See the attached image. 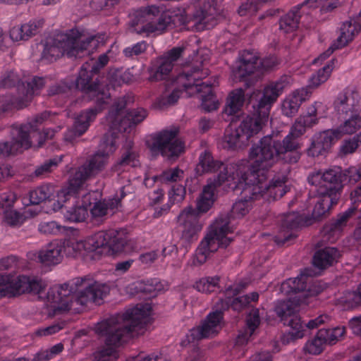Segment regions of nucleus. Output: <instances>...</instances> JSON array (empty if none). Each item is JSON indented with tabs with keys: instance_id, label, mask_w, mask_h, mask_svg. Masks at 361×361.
I'll list each match as a JSON object with an SVG mask.
<instances>
[{
	"instance_id": "f257e3e1",
	"label": "nucleus",
	"mask_w": 361,
	"mask_h": 361,
	"mask_svg": "<svg viewBox=\"0 0 361 361\" xmlns=\"http://www.w3.org/2000/svg\"><path fill=\"white\" fill-rule=\"evenodd\" d=\"M250 173H257L259 176H264L267 188L259 195H252L247 197L243 191L245 185L235 190H242L243 200H240L233 204L231 214H220L210 225L207 233L200 242L195 255L191 259V264L194 267L204 264L212 252H216L221 247H226L231 243L232 239L227 235L233 232V227L231 225V219L242 218L248 213L251 207L250 200L259 199L266 192H269L270 196H273L275 199L282 197L286 193L287 189L283 185L287 178L284 175L275 176L271 181H269L265 172L251 170Z\"/></svg>"
},
{
	"instance_id": "f03ea898",
	"label": "nucleus",
	"mask_w": 361,
	"mask_h": 361,
	"mask_svg": "<svg viewBox=\"0 0 361 361\" xmlns=\"http://www.w3.org/2000/svg\"><path fill=\"white\" fill-rule=\"evenodd\" d=\"M107 54H101L97 61L91 59L80 68L76 80V87L91 99H95L96 106L90 109L77 116L73 126L65 135V140L71 142L75 137L82 135L88 128L90 123L94 120L97 114L102 111L109 103V94L101 90L98 81L91 82V73H97L109 62Z\"/></svg>"
},
{
	"instance_id": "7ed1b4c3",
	"label": "nucleus",
	"mask_w": 361,
	"mask_h": 361,
	"mask_svg": "<svg viewBox=\"0 0 361 361\" xmlns=\"http://www.w3.org/2000/svg\"><path fill=\"white\" fill-rule=\"evenodd\" d=\"M151 310L148 303L137 304L123 314H115L99 322L95 332L104 338L107 345H120L130 334H138L146 326L149 322Z\"/></svg>"
},
{
	"instance_id": "20e7f679",
	"label": "nucleus",
	"mask_w": 361,
	"mask_h": 361,
	"mask_svg": "<svg viewBox=\"0 0 361 361\" xmlns=\"http://www.w3.org/2000/svg\"><path fill=\"white\" fill-rule=\"evenodd\" d=\"M99 37L82 27H74L57 34L53 40L47 42L42 52V58L53 61L63 55L70 58H80L86 52L97 48Z\"/></svg>"
},
{
	"instance_id": "39448f33",
	"label": "nucleus",
	"mask_w": 361,
	"mask_h": 361,
	"mask_svg": "<svg viewBox=\"0 0 361 361\" xmlns=\"http://www.w3.org/2000/svg\"><path fill=\"white\" fill-rule=\"evenodd\" d=\"M109 292V286L96 282L78 293L73 292V287H71L69 283H63L49 291L47 298L56 304L54 309L55 314L68 311L79 312L90 302L101 305Z\"/></svg>"
},
{
	"instance_id": "423d86ee",
	"label": "nucleus",
	"mask_w": 361,
	"mask_h": 361,
	"mask_svg": "<svg viewBox=\"0 0 361 361\" xmlns=\"http://www.w3.org/2000/svg\"><path fill=\"white\" fill-rule=\"evenodd\" d=\"M185 19L180 10L166 9L164 6L148 5L140 7L133 14L130 25L134 32L147 36L161 34L171 25L183 24Z\"/></svg>"
},
{
	"instance_id": "0eeeda50",
	"label": "nucleus",
	"mask_w": 361,
	"mask_h": 361,
	"mask_svg": "<svg viewBox=\"0 0 361 361\" xmlns=\"http://www.w3.org/2000/svg\"><path fill=\"white\" fill-rule=\"evenodd\" d=\"M206 59L200 60L199 54L190 66L187 67L177 78V83L181 86L190 96L201 94V106L205 111H212L219 107V102L212 93V87L217 85L216 80L202 82L209 74V70L204 67Z\"/></svg>"
},
{
	"instance_id": "6e6552de",
	"label": "nucleus",
	"mask_w": 361,
	"mask_h": 361,
	"mask_svg": "<svg viewBox=\"0 0 361 361\" xmlns=\"http://www.w3.org/2000/svg\"><path fill=\"white\" fill-rule=\"evenodd\" d=\"M98 152L92 155L85 164L78 168L68 187L61 190L59 195H75L85 189V182L104 169L109 155L116 148V140L114 133H107L104 136Z\"/></svg>"
},
{
	"instance_id": "1a4fd4ad",
	"label": "nucleus",
	"mask_w": 361,
	"mask_h": 361,
	"mask_svg": "<svg viewBox=\"0 0 361 361\" xmlns=\"http://www.w3.org/2000/svg\"><path fill=\"white\" fill-rule=\"evenodd\" d=\"M297 138L289 133L281 142L271 136H264L250 149V169L260 172L269 170L278 161L281 154L298 148Z\"/></svg>"
},
{
	"instance_id": "9d476101",
	"label": "nucleus",
	"mask_w": 361,
	"mask_h": 361,
	"mask_svg": "<svg viewBox=\"0 0 361 361\" xmlns=\"http://www.w3.org/2000/svg\"><path fill=\"white\" fill-rule=\"evenodd\" d=\"M231 164L243 165L245 167L242 176L243 178L242 185H245L243 191L246 197L252 195H259L267 188V183L265 182L264 176H259L257 173H247V166L244 161L224 164L221 161L215 160L212 154L207 151L200 154L199 163L196 166V171L198 174H202L204 173H214L219 171V173H223L228 176L229 173L226 171L225 168Z\"/></svg>"
},
{
	"instance_id": "9b49d317",
	"label": "nucleus",
	"mask_w": 361,
	"mask_h": 361,
	"mask_svg": "<svg viewBox=\"0 0 361 361\" xmlns=\"http://www.w3.org/2000/svg\"><path fill=\"white\" fill-rule=\"evenodd\" d=\"M60 129L61 126H58L56 130L46 129L41 133L31 123L13 126L11 131V143L0 142V157L8 156L20 149L40 147L43 145L44 139L53 138L55 133Z\"/></svg>"
},
{
	"instance_id": "f8f14e48",
	"label": "nucleus",
	"mask_w": 361,
	"mask_h": 361,
	"mask_svg": "<svg viewBox=\"0 0 361 361\" xmlns=\"http://www.w3.org/2000/svg\"><path fill=\"white\" fill-rule=\"evenodd\" d=\"M47 286L42 278L15 272L0 273V298H16L23 294L38 295Z\"/></svg>"
},
{
	"instance_id": "ddd939ff",
	"label": "nucleus",
	"mask_w": 361,
	"mask_h": 361,
	"mask_svg": "<svg viewBox=\"0 0 361 361\" xmlns=\"http://www.w3.org/2000/svg\"><path fill=\"white\" fill-rule=\"evenodd\" d=\"M225 170L229 173L228 176L223 173H219L214 178L208 180L207 185L204 186L197 202L198 212L205 213L209 210L215 201V190L223 183H226L228 188L232 190L242 186L243 182L242 176L245 170L243 165L231 164L225 168Z\"/></svg>"
},
{
	"instance_id": "4468645a",
	"label": "nucleus",
	"mask_w": 361,
	"mask_h": 361,
	"mask_svg": "<svg viewBox=\"0 0 361 361\" xmlns=\"http://www.w3.org/2000/svg\"><path fill=\"white\" fill-rule=\"evenodd\" d=\"M130 100L129 97L118 99L106 117V122L109 128L108 133H114L116 140L118 138V133L126 132L132 126L142 122L147 117V111L142 108L128 111L126 106Z\"/></svg>"
},
{
	"instance_id": "2eb2a0df",
	"label": "nucleus",
	"mask_w": 361,
	"mask_h": 361,
	"mask_svg": "<svg viewBox=\"0 0 361 361\" xmlns=\"http://www.w3.org/2000/svg\"><path fill=\"white\" fill-rule=\"evenodd\" d=\"M263 126L260 120L251 116L244 118L237 128L230 126L225 130L222 138L223 147L231 150L245 147L248 145L250 138L258 133Z\"/></svg>"
},
{
	"instance_id": "dca6fc26",
	"label": "nucleus",
	"mask_w": 361,
	"mask_h": 361,
	"mask_svg": "<svg viewBox=\"0 0 361 361\" xmlns=\"http://www.w3.org/2000/svg\"><path fill=\"white\" fill-rule=\"evenodd\" d=\"M44 85L42 78L33 77L30 80L22 82L18 86V95L13 98L11 95L0 96V114L10 110L13 106L17 109L26 107L32 101L34 95Z\"/></svg>"
},
{
	"instance_id": "f3484780",
	"label": "nucleus",
	"mask_w": 361,
	"mask_h": 361,
	"mask_svg": "<svg viewBox=\"0 0 361 361\" xmlns=\"http://www.w3.org/2000/svg\"><path fill=\"white\" fill-rule=\"evenodd\" d=\"M179 128L172 126L155 134L150 149L169 159L178 157L184 150V143L178 137Z\"/></svg>"
},
{
	"instance_id": "a211bd4d",
	"label": "nucleus",
	"mask_w": 361,
	"mask_h": 361,
	"mask_svg": "<svg viewBox=\"0 0 361 361\" xmlns=\"http://www.w3.org/2000/svg\"><path fill=\"white\" fill-rule=\"evenodd\" d=\"M291 82L290 77L283 75L276 81L270 82L264 87L262 96L258 103V115L254 117L256 120H260L263 126L268 121L272 104L276 102L283 90L290 87Z\"/></svg>"
},
{
	"instance_id": "6ab92c4d",
	"label": "nucleus",
	"mask_w": 361,
	"mask_h": 361,
	"mask_svg": "<svg viewBox=\"0 0 361 361\" xmlns=\"http://www.w3.org/2000/svg\"><path fill=\"white\" fill-rule=\"evenodd\" d=\"M308 182L318 188V195H329L330 189L339 193L337 187L341 182V173L339 169H330L324 172L317 171L309 176Z\"/></svg>"
},
{
	"instance_id": "aec40b11",
	"label": "nucleus",
	"mask_w": 361,
	"mask_h": 361,
	"mask_svg": "<svg viewBox=\"0 0 361 361\" xmlns=\"http://www.w3.org/2000/svg\"><path fill=\"white\" fill-rule=\"evenodd\" d=\"M178 224L183 228L181 238L187 242L197 240L202 229L197 211L191 206L183 209L177 217Z\"/></svg>"
},
{
	"instance_id": "412c9836",
	"label": "nucleus",
	"mask_w": 361,
	"mask_h": 361,
	"mask_svg": "<svg viewBox=\"0 0 361 361\" xmlns=\"http://www.w3.org/2000/svg\"><path fill=\"white\" fill-rule=\"evenodd\" d=\"M259 57L252 51H244L240 56L236 66L233 69V80L235 82H245L247 87L253 85V81L248 77L255 72L257 67Z\"/></svg>"
},
{
	"instance_id": "4be33fe9",
	"label": "nucleus",
	"mask_w": 361,
	"mask_h": 361,
	"mask_svg": "<svg viewBox=\"0 0 361 361\" xmlns=\"http://www.w3.org/2000/svg\"><path fill=\"white\" fill-rule=\"evenodd\" d=\"M360 96L354 87H348L341 92L334 102L335 109L341 114L348 116L349 113L358 112Z\"/></svg>"
},
{
	"instance_id": "5701e85b",
	"label": "nucleus",
	"mask_w": 361,
	"mask_h": 361,
	"mask_svg": "<svg viewBox=\"0 0 361 361\" xmlns=\"http://www.w3.org/2000/svg\"><path fill=\"white\" fill-rule=\"evenodd\" d=\"M221 319L222 312L221 311L216 310L210 313L201 326L191 331L190 336L194 341L215 336L218 332Z\"/></svg>"
},
{
	"instance_id": "b1692460",
	"label": "nucleus",
	"mask_w": 361,
	"mask_h": 361,
	"mask_svg": "<svg viewBox=\"0 0 361 361\" xmlns=\"http://www.w3.org/2000/svg\"><path fill=\"white\" fill-rule=\"evenodd\" d=\"M44 20L42 18H33L20 26L13 27L9 32L13 42L27 40L35 36L42 30Z\"/></svg>"
},
{
	"instance_id": "393cba45",
	"label": "nucleus",
	"mask_w": 361,
	"mask_h": 361,
	"mask_svg": "<svg viewBox=\"0 0 361 361\" xmlns=\"http://www.w3.org/2000/svg\"><path fill=\"white\" fill-rule=\"evenodd\" d=\"M339 139L334 129H329L315 135L311 146L308 149V154L318 157L329 149L332 143Z\"/></svg>"
},
{
	"instance_id": "a878e982",
	"label": "nucleus",
	"mask_w": 361,
	"mask_h": 361,
	"mask_svg": "<svg viewBox=\"0 0 361 361\" xmlns=\"http://www.w3.org/2000/svg\"><path fill=\"white\" fill-rule=\"evenodd\" d=\"M312 92L308 87H302L293 91L282 103V111L287 116H292L298 111L301 104L308 99Z\"/></svg>"
},
{
	"instance_id": "bb28decb",
	"label": "nucleus",
	"mask_w": 361,
	"mask_h": 361,
	"mask_svg": "<svg viewBox=\"0 0 361 361\" xmlns=\"http://www.w3.org/2000/svg\"><path fill=\"white\" fill-rule=\"evenodd\" d=\"M108 233L99 231L87 238L85 241L70 242V243L76 251L84 249L88 252H92L98 248L108 246Z\"/></svg>"
},
{
	"instance_id": "cd10ccee",
	"label": "nucleus",
	"mask_w": 361,
	"mask_h": 361,
	"mask_svg": "<svg viewBox=\"0 0 361 361\" xmlns=\"http://www.w3.org/2000/svg\"><path fill=\"white\" fill-rule=\"evenodd\" d=\"M340 256L337 248L328 247L316 252L312 262L315 267L326 269L336 263Z\"/></svg>"
},
{
	"instance_id": "c85d7f7f",
	"label": "nucleus",
	"mask_w": 361,
	"mask_h": 361,
	"mask_svg": "<svg viewBox=\"0 0 361 361\" xmlns=\"http://www.w3.org/2000/svg\"><path fill=\"white\" fill-rule=\"evenodd\" d=\"M360 31V26L351 20L344 22L340 27L339 36L332 43L333 49H338L353 41Z\"/></svg>"
},
{
	"instance_id": "c756f323",
	"label": "nucleus",
	"mask_w": 361,
	"mask_h": 361,
	"mask_svg": "<svg viewBox=\"0 0 361 361\" xmlns=\"http://www.w3.org/2000/svg\"><path fill=\"white\" fill-rule=\"evenodd\" d=\"M108 235V247L113 252H128L133 247L134 242L128 239L123 231H112Z\"/></svg>"
},
{
	"instance_id": "7c9ffc66",
	"label": "nucleus",
	"mask_w": 361,
	"mask_h": 361,
	"mask_svg": "<svg viewBox=\"0 0 361 361\" xmlns=\"http://www.w3.org/2000/svg\"><path fill=\"white\" fill-rule=\"evenodd\" d=\"M338 128L334 129L337 137L355 134L361 128V116L359 112L349 113Z\"/></svg>"
},
{
	"instance_id": "2f4dec72",
	"label": "nucleus",
	"mask_w": 361,
	"mask_h": 361,
	"mask_svg": "<svg viewBox=\"0 0 361 361\" xmlns=\"http://www.w3.org/2000/svg\"><path fill=\"white\" fill-rule=\"evenodd\" d=\"M120 204L121 200L117 197L99 201L94 204L90 209V214L94 219L99 220L110 214H114Z\"/></svg>"
},
{
	"instance_id": "473e14b6",
	"label": "nucleus",
	"mask_w": 361,
	"mask_h": 361,
	"mask_svg": "<svg viewBox=\"0 0 361 361\" xmlns=\"http://www.w3.org/2000/svg\"><path fill=\"white\" fill-rule=\"evenodd\" d=\"M321 272H314L313 275L307 274L305 272H300V274L295 278H290L282 283L281 288L283 290L289 288L287 290L288 293H300L306 290L308 284L310 283V276H319Z\"/></svg>"
},
{
	"instance_id": "72a5a7b5",
	"label": "nucleus",
	"mask_w": 361,
	"mask_h": 361,
	"mask_svg": "<svg viewBox=\"0 0 361 361\" xmlns=\"http://www.w3.org/2000/svg\"><path fill=\"white\" fill-rule=\"evenodd\" d=\"M318 195L321 199L317 202L312 212V216L314 219H319L324 215L334 204L337 203L340 197V194L336 193L334 190H330L329 195Z\"/></svg>"
},
{
	"instance_id": "f704fd0d",
	"label": "nucleus",
	"mask_w": 361,
	"mask_h": 361,
	"mask_svg": "<svg viewBox=\"0 0 361 361\" xmlns=\"http://www.w3.org/2000/svg\"><path fill=\"white\" fill-rule=\"evenodd\" d=\"M245 102V92L242 88L232 90L226 99L223 113L232 116L240 111Z\"/></svg>"
},
{
	"instance_id": "c9c22d12",
	"label": "nucleus",
	"mask_w": 361,
	"mask_h": 361,
	"mask_svg": "<svg viewBox=\"0 0 361 361\" xmlns=\"http://www.w3.org/2000/svg\"><path fill=\"white\" fill-rule=\"evenodd\" d=\"M62 246L56 243H51L47 250L39 252V261L46 265L59 264L63 258L61 254Z\"/></svg>"
},
{
	"instance_id": "e433bc0d",
	"label": "nucleus",
	"mask_w": 361,
	"mask_h": 361,
	"mask_svg": "<svg viewBox=\"0 0 361 361\" xmlns=\"http://www.w3.org/2000/svg\"><path fill=\"white\" fill-rule=\"evenodd\" d=\"M299 305L300 300L295 298L281 300L278 302L274 311L277 316L280 317L281 321L283 322L298 312Z\"/></svg>"
},
{
	"instance_id": "4c0bfd02",
	"label": "nucleus",
	"mask_w": 361,
	"mask_h": 361,
	"mask_svg": "<svg viewBox=\"0 0 361 361\" xmlns=\"http://www.w3.org/2000/svg\"><path fill=\"white\" fill-rule=\"evenodd\" d=\"M157 66H153L149 70V80L151 82L161 80L171 71L173 63L164 56L160 58L157 61Z\"/></svg>"
},
{
	"instance_id": "58836bf2",
	"label": "nucleus",
	"mask_w": 361,
	"mask_h": 361,
	"mask_svg": "<svg viewBox=\"0 0 361 361\" xmlns=\"http://www.w3.org/2000/svg\"><path fill=\"white\" fill-rule=\"evenodd\" d=\"M229 298L230 297L228 296V299L226 300L220 299L216 303V306L219 309V311L222 312L224 310H228L229 307H231L233 310L240 312L250 302L249 295L238 297L232 300H231Z\"/></svg>"
},
{
	"instance_id": "ea45409f",
	"label": "nucleus",
	"mask_w": 361,
	"mask_h": 361,
	"mask_svg": "<svg viewBox=\"0 0 361 361\" xmlns=\"http://www.w3.org/2000/svg\"><path fill=\"white\" fill-rule=\"evenodd\" d=\"M87 216L88 210L87 205L80 204L79 202H77L75 206L67 209L63 214L65 221L74 223L83 222Z\"/></svg>"
},
{
	"instance_id": "a19ab883",
	"label": "nucleus",
	"mask_w": 361,
	"mask_h": 361,
	"mask_svg": "<svg viewBox=\"0 0 361 361\" xmlns=\"http://www.w3.org/2000/svg\"><path fill=\"white\" fill-rule=\"evenodd\" d=\"M181 92L178 87L167 88L158 98L159 106L165 107L174 104L179 99Z\"/></svg>"
},
{
	"instance_id": "79ce46f5",
	"label": "nucleus",
	"mask_w": 361,
	"mask_h": 361,
	"mask_svg": "<svg viewBox=\"0 0 361 361\" xmlns=\"http://www.w3.org/2000/svg\"><path fill=\"white\" fill-rule=\"evenodd\" d=\"M26 261L16 255H8L0 259V270L25 269Z\"/></svg>"
},
{
	"instance_id": "37998d69",
	"label": "nucleus",
	"mask_w": 361,
	"mask_h": 361,
	"mask_svg": "<svg viewBox=\"0 0 361 361\" xmlns=\"http://www.w3.org/2000/svg\"><path fill=\"white\" fill-rule=\"evenodd\" d=\"M216 15V11L214 6L204 4L203 8L195 12L194 17L198 23L209 25L215 20Z\"/></svg>"
},
{
	"instance_id": "c03bdc74",
	"label": "nucleus",
	"mask_w": 361,
	"mask_h": 361,
	"mask_svg": "<svg viewBox=\"0 0 361 361\" xmlns=\"http://www.w3.org/2000/svg\"><path fill=\"white\" fill-rule=\"evenodd\" d=\"M52 188L42 185L30 192V201L32 204H38L40 202L49 199L52 195Z\"/></svg>"
},
{
	"instance_id": "a18cd8bd",
	"label": "nucleus",
	"mask_w": 361,
	"mask_h": 361,
	"mask_svg": "<svg viewBox=\"0 0 361 361\" xmlns=\"http://www.w3.org/2000/svg\"><path fill=\"white\" fill-rule=\"evenodd\" d=\"M219 277H205L196 282V288L202 293H210L219 288Z\"/></svg>"
},
{
	"instance_id": "49530a36",
	"label": "nucleus",
	"mask_w": 361,
	"mask_h": 361,
	"mask_svg": "<svg viewBox=\"0 0 361 361\" xmlns=\"http://www.w3.org/2000/svg\"><path fill=\"white\" fill-rule=\"evenodd\" d=\"M183 178V171L178 168L169 169L164 171L156 178L162 183H171L180 180Z\"/></svg>"
},
{
	"instance_id": "de8ad7c7",
	"label": "nucleus",
	"mask_w": 361,
	"mask_h": 361,
	"mask_svg": "<svg viewBox=\"0 0 361 361\" xmlns=\"http://www.w3.org/2000/svg\"><path fill=\"white\" fill-rule=\"evenodd\" d=\"M39 231L44 235H59L64 233L67 228L59 224L56 221L42 222L38 226Z\"/></svg>"
},
{
	"instance_id": "09e8293b",
	"label": "nucleus",
	"mask_w": 361,
	"mask_h": 361,
	"mask_svg": "<svg viewBox=\"0 0 361 361\" xmlns=\"http://www.w3.org/2000/svg\"><path fill=\"white\" fill-rule=\"evenodd\" d=\"M355 209V207H350L344 213L339 214L337 219L331 223L330 231L334 233L341 231L346 226L348 219L353 215Z\"/></svg>"
},
{
	"instance_id": "8fccbe9b",
	"label": "nucleus",
	"mask_w": 361,
	"mask_h": 361,
	"mask_svg": "<svg viewBox=\"0 0 361 361\" xmlns=\"http://www.w3.org/2000/svg\"><path fill=\"white\" fill-rule=\"evenodd\" d=\"M334 63V60H331L327 65L324 66L322 70H319L316 75H312L310 79V86L317 87L321 83L324 82L328 79L333 70Z\"/></svg>"
},
{
	"instance_id": "3c124183",
	"label": "nucleus",
	"mask_w": 361,
	"mask_h": 361,
	"mask_svg": "<svg viewBox=\"0 0 361 361\" xmlns=\"http://www.w3.org/2000/svg\"><path fill=\"white\" fill-rule=\"evenodd\" d=\"M324 331H318L315 337L307 343L306 348L309 353L318 355L322 352L324 345L326 344L324 341Z\"/></svg>"
},
{
	"instance_id": "603ef678",
	"label": "nucleus",
	"mask_w": 361,
	"mask_h": 361,
	"mask_svg": "<svg viewBox=\"0 0 361 361\" xmlns=\"http://www.w3.org/2000/svg\"><path fill=\"white\" fill-rule=\"evenodd\" d=\"M312 120L307 117H298L290 128V134L295 137H300L306 130V128L312 126Z\"/></svg>"
},
{
	"instance_id": "864d4df0",
	"label": "nucleus",
	"mask_w": 361,
	"mask_h": 361,
	"mask_svg": "<svg viewBox=\"0 0 361 361\" xmlns=\"http://www.w3.org/2000/svg\"><path fill=\"white\" fill-rule=\"evenodd\" d=\"M284 325L288 326L292 329V331L289 334L295 338H302L303 333L302 332V325L300 321V318L296 314L293 315L291 317L286 319L283 322Z\"/></svg>"
},
{
	"instance_id": "5fc2aeb1",
	"label": "nucleus",
	"mask_w": 361,
	"mask_h": 361,
	"mask_svg": "<svg viewBox=\"0 0 361 361\" xmlns=\"http://www.w3.org/2000/svg\"><path fill=\"white\" fill-rule=\"evenodd\" d=\"M61 161V157H54L44 161L42 165L36 169L35 175L37 176H39L48 174L53 171Z\"/></svg>"
},
{
	"instance_id": "6e6d98bb",
	"label": "nucleus",
	"mask_w": 361,
	"mask_h": 361,
	"mask_svg": "<svg viewBox=\"0 0 361 361\" xmlns=\"http://www.w3.org/2000/svg\"><path fill=\"white\" fill-rule=\"evenodd\" d=\"M318 331H324V341L326 344L331 345L335 343L344 334L345 329L341 327L321 329Z\"/></svg>"
},
{
	"instance_id": "4d7b16f0",
	"label": "nucleus",
	"mask_w": 361,
	"mask_h": 361,
	"mask_svg": "<svg viewBox=\"0 0 361 361\" xmlns=\"http://www.w3.org/2000/svg\"><path fill=\"white\" fill-rule=\"evenodd\" d=\"M118 165L121 166H130L132 167H136L139 165V161L136 153L131 150L127 149L122 154Z\"/></svg>"
},
{
	"instance_id": "13d9d810",
	"label": "nucleus",
	"mask_w": 361,
	"mask_h": 361,
	"mask_svg": "<svg viewBox=\"0 0 361 361\" xmlns=\"http://www.w3.org/2000/svg\"><path fill=\"white\" fill-rule=\"evenodd\" d=\"M147 48V44L145 42L142 41L133 44V46L128 47L123 49L125 56L128 58H133L144 53Z\"/></svg>"
},
{
	"instance_id": "bf43d9fd",
	"label": "nucleus",
	"mask_w": 361,
	"mask_h": 361,
	"mask_svg": "<svg viewBox=\"0 0 361 361\" xmlns=\"http://www.w3.org/2000/svg\"><path fill=\"white\" fill-rule=\"evenodd\" d=\"M344 302L350 308H354L361 304V283L357 291L348 292L344 297Z\"/></svg>"
},
{
	"instance_id": "052dcab7",
	"label": "nucleus",
	"mask_w": 361,
	"mask_h": 361,
	"mask_svg": "<svg viewBox=\"0 0 361 361\" xmlns=\"http://www.w3.org/2000/svg\"><path fill=\"white\" fill-rule=\"evenodd\" d=\"M20 80V76L16 73L11 71H7L1 78L0 87L3 88L13 87Z\"/></svg>"
},
{
	"instance_id": "680f3d73",
	"label": "nucleus",
	"mask_w": 361,
	"mask_h": 361,
	"mask_svg": "<svg viewBox=\"0 0 361 361\" xmlns=\"http://www.w3.org/2000/svg\"><path fill=\"white\" fill-rule=\"evenodd\" d=\"M24 221L23 216L16 210L9 209L6 211L4 221L12 226L20 225Z\"/></svg>"
},
{
	"instance_id": "e2e57ef3",
	"label": "nucleus",
	"mask_w": 361,
	"mask_h": 361,
	"mask_svg": "<svg viewBox=\"0 0 361 361\" xmlns=\"http://www.w3.org/2000/svg\"><path fill=\"white\" fill-rule=\"evenodd\" d=\"M162 288V284L157 280H153L151 282L147 281V283H141L135 287L137 291L142 293H152L154 291H159Z\"/></svg>"
},
{
	"instance_id": "0e129e2a",
	"label": "nucleus",
	"mask_w": 361,
	"mask_h": 361,
	"mask_svg": "<svg viewBox=\"0 0 361 361\" xmlns=\"http://www.w3.org/2000/svg\"><path fill=\"white\" fill-rule=\"evenodd\" d=\"M359 142L354 136L353 138L345 140L340 147V152L343 155L353 154L359 147Z\"/></svg>"
},
{
	"instance_id": "69168bd1",
	"label": "nucleus",
	"mask_w": 361,
	"mask_h": 361,
	"mask_svg": "<svg viewBox=\"0 0 361 361\" xmlns=\"http://www.w3.org/2000/svg\"><path fill=\"white\" fill-rule=\"evenodd\" d=\"M260 323L259 313L258 309H253L247 319V325L250 330V336L252 334Z\"/></svg>"
},
{
	"instance_id": "338daca9",
	"label": "nucleus",
	"mask_w": 361,
	"mask_h": 361,
	"mask_svg": "<svg viewBox=\"0 0 361 361\" xmlns=\"http://www.w3.org/2000/svg\"><path fill=\"white\" fill-rule=\"evenodd\" d=\"M185 193V188L183 185H177L172 188L169 191V195L173 203H178L183 200Z\"/></svg>"
},
{
	"instance_id": "774afa93",
	"label": "nucleus",
	"mask_w": 361,
	"mask_h": 361,
	"mask_svg": "<svg viewBox=\"0 0 361 361\" xmlns=\"http://www.w3.org/2000/svg\"><path fill=\"white\" fill-rule=\"evenodd\" d=\"M327 288L326 284L321 281H315L309 283L306 290L308 296H316L323 292Z\"/></svg>"
}]
</instances>
